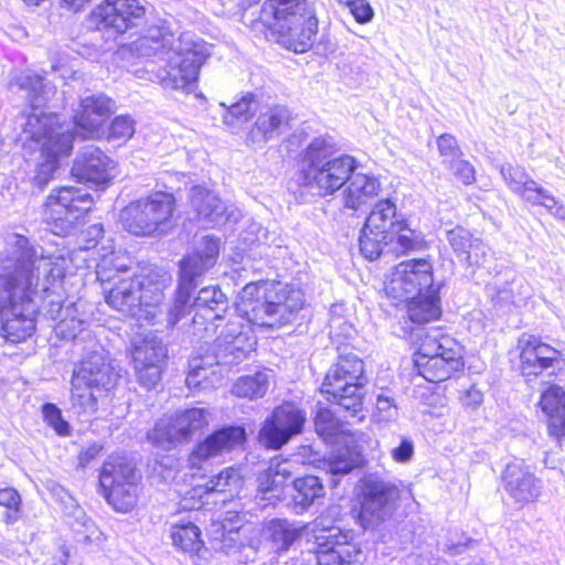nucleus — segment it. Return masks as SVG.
I'll use <instances>...</instances> for the list:
<instances>
[{"instance_id":"c9c22d12","label":"nucleus","mask_w":565,"mask_h":565,"mask_svg":"<svg viewBox=\"0 0 565 565\" xmlns=\"http://www.w3.org/2000/svg\"><path fill=\"white\" fill-rule=\"evenodd\" d=\"M290 478L288 469L281 468L279 463L270 465L257 476V492L266 500H284Z\"/></svg>"},{"instance_id":"5fc2aeb1","label":"nucleus","mask_w":565,"mask_h":565,"mask_svg":"<svg viewBox=\"0 0 565 565\" xmlns=\"http://www.w3.org/2000/svg\"><path fill=\"white\" fill-rule=\"evenodd\" d=\"M359 465L352 458L338 455L332 457L328 462V472L331 475H347Z\"/></svg>"},{"instance_id":"4c0bfd02","label":"nucleus","mask_w":565,"mask_h":565,"mask_svg":"<svg viewBox=\"0 0 565 565\" xmlns=\"http://www.w3.org/2000/svg\"><path fill=\"white\" fill-rule=\"evenodd\" d=\"M241 466H228L211 476L203 484V493H223L234 497L244 486Z\"/></svg>"},{"instance_id":"ea45409f","label":"nucleus","mask_w":565,"mask_h":565,"mask_svg":"<svg viewBox=\"0 0 565 565\" xmlns=\"http://www.w3.org/2000/svg\"><path fill=\"white\" fill-rule=\"evenodd\" d=\"M265 532L268 540L277 546V550L287 551L299 540L302 530L287 520L274 519L266 524Z\"/></svg>"},{"instance_id":"7ed1b4c3","label":"nucleus","mask_w":565,"mask_h":565,"mask_svg":"<svg viewBox=\"0 0 565 565\" xmlns=\"http://www.w3.org/2000/svg\"><path fill=\"white\" fill-rule=\"evenodd\" d=\"M303 306L300 288L279 280L258 279L239 290L235 311L250 327L274 330L291 323Z\"/></svg>"},{"instance_id":"f257e3e1","label":"nucleus","mask_w":565,"mask_h":565,"mask_svg":"<svg viewBox=\"0 0 565 565\" xmlns=\"http://www.w3.org/2000/svg\"><path fill=\"white\" fill-rule=\"evenodd\" d=\"M125 46L132 55L154 63L159 83L171 89H184L195 84L201 67L211 56L206 46L199 42L175 49L172 35L157 26L149 28Z\"/></svg>"},{"instance_id":"cd10ccee","label":"nucleus","mask_w":565,"mask_h":565,"mask_svg":"<svg viewBox=\"0 0 565 565\" xmlns=\"http://www.w3.org/2000/svg\"><path fill=\"white\" fill-rule=\"evenodd\" d=\"M501 484L519 508L535 503L541 495V482L523 460L511 461L504 467Z\"/></svg>"},{"instance_id":"052dcab7","label":"nucleus","mask_w":565,"mask_h":565,"mask_svg":"<svg viewBox=\"0 0 565 565\" xmlns=\"http://www.w3.org/2000/svg\"><path fill=\"white\" fill-rule=\"evenodd\" d=\"M64 278L65 270L63 266L57 263H51V266L46 273V279L50 281V284H53L54 281L62 282Z\"/></svg>"},{"instance_id":"ddd939ff","label":"nucleus","mask_w":565,"mask_h":565,"mask_svg":"<svg viewBox=\"0 0 565 565\" xmlns=\"http://www.w3.org/2000/svg\"><path fill=\"white\" fill-rule=\"evenodd\" d=\"M195 310L193 322L207 326L212 324L217 333L216 339L222 344L231 345L232 351L243 352L249 350L254 342L244 326L236 319L225 321L224 313L228 307L226 295L217 286H206L200 289L194 299Z\"/></svg>"},{"instance_id":"09e8293b","label":"nucleus","mask_w":565,"mask_h":565,"mask_svg":"<svg viewBox=\"0 0 565 565\" xmlns=\"http://www.w3.org/2000/svg\"><path fill=\"white\" fill-rule=\"evenodd\" d=\"M60 168L61 164L54 160L40 158V161L35 164L34 168L32 184L40 191H43L47 184L54 180L55 173Z\"/></svg>"},{"instance_id":"dca6fc26","label":"nucleus","mask_w":565,"mask_h":565,"mask_svg":"<svg viewBox=\"0 0 565 565\" xmlns=\"http://www.w3.org/2000/svg\"><path fill=\"white\" fill-rule=\"evenodd\" d=\"M440 289L435 281V268L430 258L416 257L395 265L382 288L385 300Z\"/></svg>"},{"instance_id":"20e7f679","label":"nucleus","mask_w":565,"mask_h":565,"mask_svg":"<svg viewBox=\"0 0 565 565\" xmlns=\"http://www.w3.org/2000/svg\"><path fill=\"white\" fill-rule=\"evenodd\" d=\"M412 360L418 376L439 384L465 375L467 349L445 327H435L417 338Z\"/></svg>"},{"instance_id":"2eb2a0df","label":"nucleus","mask_w":565,"mask_h":565,"mask_svg":"<svg viewBox=\"0 0 565 565\" xmlns=\"http://www.w3.org/2000/svg\"><path fill=\"white\" fill-rule=\"evenodd\" d=\"M140 0H100L86 15L90 31L122 36L146 19Z\"/></svg>"},{"instance_id":"c85d7f7f","label":"nucleus","mask_w":565,"mask_h":565,"mask_svg":"<svg viewBox=\"0 0 565 565\" xmlns=\"http://www.w3.org/2000/svg\"><path fill=\"white\" fill-rule=\"evenodd\" d=\"M502 174L512 192L529 201L531 200L530 194L535 193L537 199L532 201L533 204L541 205L547 211H551L554 215L565 218L564 205L548 191L537 185L523 169L510 167L505 171H502Z\"/></svg>"},{"instance_id":"c756f323","label":"nucleus","mask_w":565,"mask_h":565,"mask_svg":"<svg viewBox=\"0 0 565 565\" xmlns=\"http://www.w3.org/2000/svg\"><path fill=\"white\" fill-rule=\"evenodd\" d=\"M537 406L544 415L548 436L562 441L565 438V388L548 383L540 394Z\"/></svg>"},{"instance_id":"6ab92c4d","label":"nucleus","mask_w":565,"mask_h":565,"mask_svg":"<svg viewBox=\"0 0 565 565\" xmlns=\"http://www.w3.org/2000/svg\"><path fill=\"white\" fill-rule=\"evenodd\" d=\"M316 565H364L365 554L354 533L335 530L315 537Z\"/></svg>"},{"instance_id":"a878e982","label":"nucleus","mask_w":565,"mask_h":565,"mask_svg":"<svg viewBox=\"0 0 565 565\" xmlns=\"http://www.w3.org/2000/svg\"><path fill=\"white\" fill-rule=\"evenodd\" d=\"M246 430L241 425H225L214 429L195 444L188 456L191 468H201L211 458L230 452L246 443Z\"/></svg>"},{"instance_id":"6e6552de","label":"nucleus","mask_w":565,"mask_h":565,"mask_svg":"<svg viewBox=\"0 0 565 565\" xmlns=\"http://www.w3.org/2000/svg\"><path fill=\"white\" fill-rule=\"evenodd\" d=\"M119 373L104 354L93 351L82 358L71 377V403L81 414L98 411V401L117 386Z\"/></svg>"},{"instance_id":"39448f33","label":"nucleus","mask_w":565,"mask_h":565,"mask_svg":"<svg viewBox=\"0 0 565 565\" xmlns=\"http://www.w3.org/2000/svg\"><path fill=\"white\" fill-rule=\"evenodd\" d=\"M262 12L270 19L263 31L267 41L295 53L312 47L319 22L308 0H265Z\"/></svg>"},{"instance_id":"37998d69","label":"nucleus","mask_w":565,"mask_h":565,"mask_svg":"<svg viewBox=\"0 0 565 565\" xmlns=\"http://www.w3.org/2000/svg\"><path fill=\"white\" fill-rule=\"evenodd\" d=\"M134 134L135 120L129 115H119L109 122L108 129L105 130L104 139L125 143Z\"/></svg>"},{"instance_id":"b1692460","label":"nucleus","mask_w":565,"mask_h":565,"mask_svg":"<svg viewBox=\"0 0 565 565\" xmlns=\"http://www.w3.org/2000/svg\"><path fill=\"white\" fill-rule=\"evenodd\" d=\"M386 301L388 306L401 310V319L412 330L437 322L443 317L440 289L407 295L397 300Z\"/></svg>"},{"instance_id":"5701e85b","label":"nucleus","mask_w":565,"mask_h":565,"mask_svg":"<svg viewBox=\"0 0 565 565\" xmlns=\"http://www.w3.org/2000/svg\"><path fill=\"white\" fill-rule=\"evenodd\" d=\"M39 127L30 134L40 158L62 161L70 158L74 149L75 134L51 116L38 118Z\"/></svg>"},{"instance_id":"3c124183","label":"nucleus","mask_w":565,"mask_h":565,"mask_svg":"<svg viewBox=\"0 0 565 565\" xmlns=\"http://www.w3.org/2000/svg\"><path fill=\"white\" fill-rule=\"evenodd\" d=\"M338 1L349 9L350 13L354 17V20L360 24L370 22L374 17V11L367 0Z\"/></svg>"},{"instance_id":"a211bd4d","label":"nucleus","mask_w":565,"mask_h":565,"mask_svg":"<svg viewBox=\"0 0 565 565\" xmlns=\"http://www.w3.org/2000/svg\"><path fill=\"white\" fill-rule=\"evenodd\" d=\"M396 203L386 198L371 209L359 237L360 253L369 260L377 259L385 250V236L399 220Z\"/></svg>"},{"instance_id":"423d86ee","label":"nucleus","mask_w":565,"mask_h":565,"mask_svg":"<svg viewBox=\"0 0 565 565\" xmlns=\"http://www.w3.org/2000/svg\"><path fill=\"white\" fill-rule=\"evenodd\" d=\"M178 200L173 192L154 190L129 201L119 213V223L134 237L169 235L178 226Z\"/></svg>"},{"instance_id":"a19ab883","label":"nucleus","mask_w":565,"mask_h":565,"mask_svg":"<svg viewBox=\"0 0 565 565\" xmlns=\"http://www.w3.org/2000/svg\"><path fill=\"white\" fill-rule=\"evenodd\" d=\"M447 239L458 258L470 260L471 254L480 249L481 242L466 228L456 226L447 232Z\"/></svg>"},{"instance_id":"4d7b16f0","label":"nucleus","mask_w":565,"mask_h":565,"mask_svg":"<svg viewBox=\"0 0 565 565\" xmlns=\"http://www.w3.org/2000/svg\"><path fill=\"white\" fill-rule=\"evenodd\" d=\"M482 392L473 384L459 395L461 405L466 408H476L482 402Z\"/></svg>"},{"instance_id":"1a4fd4ad","label":"nucleus","mask_w":565,"mask_h":565,"mask_svg":"<svg viewBox=\"0 0 565 565\" xmlns=\"http://www.w3.org/2000/svg\"><path fill=\"white\" fill-rule=\"evenodd\" d=\"M366 382L363 360L353 353L340 354L324 374L320 393L329 403L362 419Z\"/></svg>"},{"instance_id":"f3484780","label":"nucleus","mask_w":565,"mask_h":565,"mask_svg":"<svg viewBox=\"0 0 565 565\" xmlns=\"http://www.w3.org/2000/svg\"><path fill=\"white\" fill-rule=\"evenodd\" d=\"M519 372L525 382H532L544 375L553 373L565 364V354L562 350L545 342L541 335L524 334L518 341Z\"/></svg>"},{"instance_id":"58836bf2","label":"nucleus","mask_w":565,"mask_h":565,"mask_svg":"<svg viewBox=\"0 0 565 565\" xmlns=\"http://www.w3.org/2000/svg\"><path fill=\"white\" fill-rule=\"evenodd\" d=\"M268 390V376L263 371L239 376L232 386V394L238 398L256 399L263 397Z\"/></svg>"},{"instance_id":"de8ad7c7","label":"nucleus","mask_w":565,"mask_h":565,"mask_svg":"<svg viewBox=\"0 0 565 565\" xmlns=\"http://www.w3.org/2000/svg\"><path fill=\"white\" fill-rule=\"evenodd\" d=\"M446 166L454 179L462 185L469 186L476 183L477 170L473 164L469 160L463 159V157L449 161Z\"/></svg>"},{"instance_id":"f03ea898","label":"nucleus","mask_w":565,"mask_h":565,"mask_svg":"<svg viewBox=\"0 0 565 565\" xmlns=\"http://www.w3.org/2000/svg\"><path fill=\"white\" fill-rule=\"evenodd\" d=\"M39 282L40 270L32 259H17L1 277L6 297L0 301V338L6 344L18 347L35 338L38 312L32 303Z\"/></svg>"},{"instance_id":"6e6d98bb","label":"nucleus","mask_w":565,"mask_h":565,"mask_svg":"<svg viewBox=\"0 0 565 565\" xmlns=\"http://www.w3.org/2000/svg\"><path fill=\"white\" fill-rule=\"evenodd\" d=\"M193 286H179L173 301L177 317L184 316L190 307Z\"/></svg>"},{"instance_id":"f704fd0d","label":"nucleus","mask_w":565,"mask_h":565,"mask_svg":"<svg viewBox=\"0 0 565 565\" xmlns=\"http://www.w3.org/2000/svg\"><path fill=\"white\" fill-rule=\"evenodd\" d=\"M169 536L173 547L191 558L199 559L206 552L202 530L192 521L172 524Z\"/></svg>"},{"instance_id":"a18cd8bd","label":"nucleus","mask_w":565,"mask_h":565,"mask_svg":"<svg viewBox=\"0 0 565 565\" xmlns=\"http://www.w3.org/2000/svg\"><path fill=\"white\" fill-rule=\"evenodd\" d=\"M218 198L202 188H194L191 195L193 205L199 217L209 218L216 213Z\"/></svg>"},{"instance_id":"bf43d9fd","label":"nucleus","mask_w":565,"mask_h":565,"mask_svg":"<svg viewBox=\"0 0 565 565\" xmlns=\"http://www.w3.org/2000/svg\"><path fill=\"white\" fill-rule=\"evenodd\" d=\"M90 2L92 0H58L61 8L73 13L81 12Z\"/></svg>"},{"instance_id":"e2e57ef3","label":"nucleus","mask_w":565,"mask_h":565,"mask_svg":"<svg viewBox=\"0 0 565 565\" xmlns=\"http://www.w3.org/2000/svg\"><path fill=\"white\" fill-rule=\"evenodd\" d=\"M26 7H39L46 0H20Z\"/></svg>"},{"instance_id":"79ce46f5","label":"nucleus","mask_w":565,"mask_h":565,"mask_svg":"<svg viewBox=\"0 0 565 565\" xmlns=\"http://www.w3.org/2000/svg\"><path fill=\"white\" fill-rule=\"evenodd\" d=\"M0 508L3 509L2 521L6 525L18 522L23 516V499L12 486L0 488Z\"/></svg>"},{"instance_id":"4be33fe9","label":"nucleus","mask_w":565,"mask_h":565,"mask_svg":"<svg viewBox=\"0 0 565 565\" xmlns=\"http://www.w3.org/2000/svg\"><path fill=\"white\" fill-rule=\"evenodd\" d=\"M209 425L207 412L200 407H190L175 413L168 422L157 423L148 437L160 447L189 441Z\"/></svg>"},{"instance_id":"603ef678","label":"nucleus","mask_w":565,"mask_h":565,"mask_svg":"<svg viewBox=\"0 0 565 565\" xmlns=\"http://www.w3.org/2000/svg\"><path fill=\"white\" fill-rule=\"evenodd\" d=\"M255 102V95L247 93L230 107L228 113L236 120L248 121L254 116L253 104Z\"/></svg>"},{"instance_id":"9d476101","label":"nucleus","mask_w":565,"mask_h":565,"mask_svg":"<svg viewBox=\"0 0 565 565\" xmlns=\"http://www.w3.org/2000/svg\"><path fill=\"white\" fill-rule=\"evenodd\" d=\"M329 145L323 137L315 138L301 152L306 163L302 170L305 186L316 189L320 196L333 195L345 185L360 163L350 154H339L322 161Z\"/></svg>"},{"instance_id":"8fccbe9b","label":"nucleus","mask_w":565,"mask_h":565,"mask_svg":"<svg viewBox=\"0 0 565 565\" xmlns=\"http://www.w3.org/2000/svg\"><path fill=\"white\" fill-rule=\"evenodd\" d=\"M436 147L439 157L444 159L446 164L449 163V161L463 157L459 142L452 134L444 132L439 135L436 138Z\"/></svg>"},{"instance_id":"13d9d810","label":"nucleus","mask_w":565,"mask_h":565,"mask_svg":"<svg viewBox=\"0 0 565 565\" xmlns=\"http://www.w3.org/2000/svg\"><path fill=\"white\" fill-rule=\"evenodd\" d=\"M392 458L396 462H407L414 455L413 443L408 439H403L397 447L391 451Z\"/></svg>"},{"instance_id":"4468645a","label":"nucleus","mask_w":565,"mask_h":565,"mask_svg":"<svg viewBox=\"0 0 565 565\" xmlns=\"http://www.w3.org/2000/svg\"><path fill=\"white\" fill-rule=\"evenodd\" d=\"M399 501L397 484L369 476L360 481L351 513L363 531L375 530L393 516Z\"/></svg>"},{"instance_id":"49530a36","label":"nucleus","mask_w":565,"mask_h":565,"mask_svg":"<svg viewBox=\"0 0 565 565\" xmlns=\"http://www.w3.org/2000/svg\"><path fill=\"white\" fill-rule=\"evenodd\" d=\"M42 416L49 427H51L57 436L66 437L72 433L70 423L63 417L62 411L53 403H45L42 406Z\"/></svg>"},{"instance_id":"bb28decb","label":"nucleus","mask_w":565,"mask_h":565,"mask_svg":"<svg viewBox=\"0 0 565 565\" xmlns=\"http://www.w3.org/2000/svg\"><path fill=\"white\" fill-rule=\"evenodd\" d=\"M114 160L98 147L81 152L70 170L77 182L88 184L96 190H106L113 183Z\"/></svg>"},{"instance_id":"412c9836","label":"nucleus","mask_w":565,"mask_h":565,"mask_svg":"<svg viewBox=\"0 0 565 565\" xmlns=\"http://www.w3.org/2000/svg\"><path fill=\"white\" fill-rule=\"evenodd\" d=\"M130 356L138 383L147 388H154L162 380L168 349L157 338L145 337L131 344Z\"/></svg>"},{"instance_id":"680f3d73","label":"nucleus","mask_w":565,"mask_h":565,"mask_svg":"<svg viewBox=\"0 0 565 565\" xmlns=\"http://www.w3.org/2000/svg\"><path fill=\"white\" fill-rule=\"evenodd\" d=\"M202 367L193 369L189 371L185 377V383L189 387H200L201 386V379H200V372L202 371Z\"/></svg>"},{"instance_id":"2f4dec72","label":"nucleus","mask_w":565,"mask_h":565,"mask_svg":"<svg viewBox=\"0 0 565 565\" xmlns=\"http://www.w3.org/2000/svg\"><path fill=\"white\" fill-rule=\"evenodd\" d=\"M218 255L220 239L210 235L204 236L200 245L180 260L182 275L189 280L190 285H192L196 277L201 276L216 264Z\"/></svg>"},{"instance_id":"c03bdc74","label":"nucleus","mask_w":565,"mask_h":565,"mask_svg":"<svg viewBox=\"0 0 565 565\" xmlns=\"http://www.w3.org/2000/svg\"><path fill=\"white\" fill-rule=\"evenodd\" d=\"M318 435L323 438H331L342 431V423L333 411L328 407L319 408L313 418Z\"/></svg>"},{"instance_id":"aec40b11","label":"nucleus","mask_w":565,"mask_h":565,"mask_svg":"<svg viewBox=\"0 0 565 565\" xmlns=\"http://www.w3.org/2000/svg\"><path fill=\"white\" fill-rule=\"evenodd\" d=\"M305 423V411L294 402L285 401L276 406L264 420L258 431V440L266 449L278 450L294 435L302 431Z\"/></svg>"},{"instance_id":"473e14b6","label":"nucleus","mask_w":565,"mask_h":565,"mask_svg":"<svg viewBox=\"0 0 565 565\" xmlns=\"http://www.w3.org/2000/svg\"><path fill=\"white\" fill-rule=\"evenodd\" d=\"M292 119V114L287 106H269L265 111L259 114L249 131V136L253 140L267 141L275 135L289 129Z\"/></svg>"},{"instance_id":"393cba45","label":"nucleus","mask_w":565,"mask_h":565,"mask_svg":"<svg viewBox=\"0 0 565 565\" xmlns=\"http://www.w3.org/2000/svg\"><path fill=\"white\" fill-rule=\"evenodd\" d=\"M115 111L114 100L104 95H90L82 98L73 115L74 128L84 138L102 140L105 136V122Z\"/></svg>"},{"instance_id":"0eeeda50","label":"nucleus","mask_w":565,"mask_h":565,"mask_svg":"<svg viewBox=\"0 0 565 565\" xmlns=\"http://www.w3.org/2000/svg\"><path fill=\"white\" fill-rule=\"evenodd\" d=\"M105 302L127 317H137L149 307L160 302L162 282L152 273L116 270L114 275H98Z\"/></svg>"},{"instance_id":"72a5a7b5","label":"nucleus","mask_w":565,"mask_h":565,"mask_svg":"<svg viewBox=\"0 0 565 565\" xmlns=\"http://www.w3.org/2000/svg\"><path fill=\"white\" fill-rule=\"evenodd\" d=\"M380 191L381 183L376 177L353 172L343 190V205L356 211L377 196Z\"/></svg>"},{"instance_id":"9b49d317","label":"nucleus","mask_w":565,"mask_h":565,"mask_svg":"<svg viewBox=\"0 0 565 565\" xmlns=\"http://www.w3.org/2000/svg\"><path fill=\"white\" fill-rule=\"evenodd\" d=\"M97 488L113 510L129 513L138 507L142 475L129 457L113 452L99 467Z\"/></svg>"},{"instance_id":"e433bc0d","label":"nucleus","mask_w":565,"mask_h":565,"mask_svg":"<svg viewBox=\"0 0 565 565\" xmlns=\"http://www.w3.org/2000/svg\"><path fill=\"white\" fill-rule=\"evenodd\" d=\"M291 503L294 508L307 510L318 499L324 497V486L322 480L313 475H303L297 477L291 482Z\"/></svg>"},{"instance_id":"864d4df0","label":"nucleus","mask_w":565,"mask_h":565,"mask_svg":"<svg viewBox=\"0 0 565 565\" xmlns=\"http://www.w3.org/2000/svg\"><path fill=\"white\" fill-rule=\"evenodd\" d=\"M104 452V445L100 443H92L82 448L77 454V468L85 469L95 462Z\"/></svg>"},{"instance_id":"f8f14e48","label":"nucleus","mask_w":565,"mask_h":565,"mask_svg":"<svg viewBox=\"0 0 565 565\" xmlns=\"http://www.w3.org/2000/svg\"><path fill=\"white\" fill-rule=\"evenodd\" d=\"M92 193L76 185H56L41 204L42 222L49 231L64 237L77 225L83 224L95 210Z\"/></svg>"},{"instance_id":"7c9ffc66","label":"nucleus","mask_w":565,"mask_h":565,"mask_svg":"<svg viewBox=\"0 0 565 565\" xmlns=\"http://www.w3.org/2000/svg\"><path fill=\"white\" fill-rule=\"evenodd\" d=\"M385 250L394 257H402L414 252L428 248V242L423 233L412 228L406 217L402 216L385 236Z\"/></svg>"}]
</instances>
